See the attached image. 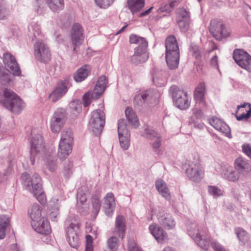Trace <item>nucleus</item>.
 I'll use <instances>...</instances> for the list:
<instances>
[{"instance_id": "obj_45", "label": "nucleus", "mask_w": 251, "mask_h": 251, "mask_svg": "<svg viewBox=\"0 0 251 251\" xmlns=\"http://www.w3.org/2000/svg\"><path fill=\"white\" fill-rule=\"evenodd\" d=\"M153 82L155 84L158 86L164 85L166 82V79L163 76L161 73H159L157 75L153 76Z\"/></svg>"}, {"instance_id": "obj_18", "label": "nucleus", "mask_w": 251, "mask_h": 251, "mask_svg": "<svg viewBox=\"0 0 251 251\" xmlns=\"http://www.w3.org/2000/svg\"><path fill=\"white\" fill-rule=\"evenodd\" d=\"M33 228L38 233L44 235H48L51 232V228L47 219L42 217V219L31 222Z\"/></svg>"}, {"instance_id": "obj_41", "label": "nucleus", "mask_w": 251, "mask_h": 251, "mask_svg": "<svg viewBox=\"0 0 251 251\" xmlns=\"http://www.w3.org/2000/svg\"><path fill=\"white\" fill-rule=\"evenodd\" d=\"M118 136L130 134L127 129L126 124L124 119H120L118 121Z\"/></svg>"}, {"instance_id": "obj_7", "label": "nucleus", "mask_w": 251, "mask_h": 251, "mask_svg": "<svg viewBox=\"0 0 251 251\" xmlns=\"http://www.w3.org/2000/svg\"><path fill=\"white\" fill-rule=\"evenodd\" d=\"M105 123L104 111H92L89 120V127L93 133L97 136L102 132Z\"/></svg>"}, {"instance_id": "obj_38", "label": "nucleus", "mask_w": 251, "mask_h": 251, "mask_svg": "<svg viewBox=\"0 0 251 251\" xmlns=\"http://www.w3.org/2000/svg\"><path fill=\"white\" fill-rule=\"evenodd\" d=\"M234 232L240 244L242 246L245 245L249 238L248 233L243 228L239 227L235 228Z\"/></svg>"}, {"instance_id": "obj_10", "label": "nucleus", "mask_w": 251, "mask_h": 251, "mask_svg": "<svg viewBox=\"0 0 251 251\" xmlns=\"http://www.w3.org/2000/svg\"><path fill=\"white\" fill-rule=\"evenodd\" d=\"M185 166V174L190 180L199 182L202 179L204 170L199 163L190 161L186 164Z\"/></svg>"}, {"instance_id": "obj_34", "label": "nucleus", "mask_w": 251, "mask_h": 251, "mask_svg": "<svg viewBox=\"0 0 251 251\" xmlns=\"http://www.w3.org/2000/svg\"><path fill=\"white\" fill-rule=\"evenodd\" d=\"M49 8L53 12H58L64 7V0H45Z\"/></svg>"}, {"instance_id": "obj_35", "label": "nucleus", "mask_w": 251, "mask_h": 251, "mask_svg": "<svg viewBox=\"0 0 251 251\" xmlns=\"http://www.w3.org/2000/svg\"><path fill=\"white\" fill-rule=\"evenodd\" d=\"M206 119V117L203 113V111H196L194 114V116L192 117L191 122L190 123L193 124L195 128L200 129L203 128L204 125L203 123H199L196 120H204Z\"/></svg>"}, {"instance_id": "obj_51", "label": "nucleus", "mask_w": 251, "mask_h": 251, "mask_svg": "<svg viewBox=\"0 0 251 251\" xmlns=\"http://www.w3.org/2000/svg\"><path fill=\"white\" fill-rule=\"evenodd\" d=\"M115 0H95L97 5L100 8H106L109 6Z\"/></svg>"}, {"instance_id": "obj_26", "label": "nucleus", "mask_w": 251, "mask_h": 251, "mask_svg": "<svg viewBox=\"0 0 251 251\" xmlns=\"http://www.w3.org/2000/svg\"><path fill=\"white\" fill-rule=\"evenodd\" d=\"M149 230L158 243H163L167 239V234L162 227L157 226L156 225L150 226Z\"/></svg>"}, {"instance_id": "obj_63", "label": "nucleus", "mask_w": 251, "mask_h": 251, "mask_svg": "<svg viewBox=\"0 0 251 251\" xmlns=\"http://www.w3.org/2000/svg\"><path fill=\"white\" fill-rule=\"evenodd\" d=\"M211 64L213 66L218 65V57L217 55L214 56L211 59Z\"/></svg>"}, {"instance_id": "obj_32", "label": "nucleus", "mask_w": 251, "mask_h": 251, "mask_svg": "<svg viewBox=\"0 0 251 251\" xmlns=\"http://www.w3.org/2000/svg\"><path fill=\"white\" fill-rule=\"evenodd\" d=\"M155 186L159 193L166 200H170V194L166 184L162 180H158L155 182Z\"/></svg>"}, {"instance_id": "obj_17", "label": "nucleus", "mask_w": 251, "mask_h": 251, "mask_svg": "<svg viewBox=\"0 0 251 251\" xmlns=\"http://www.w3.org/2000/svg\"><path fill=\"white\" fill-rule=\"evenodd\" d=\"M71 39L74 46L73 50L75 51L76 47L82 44L84 39L83 29L82 26L78 24H75L71 30Z\"/></svg>"}, {"instance_id": "obj_5", "label": "nucleus", "mask_w": 251, "mask_h": 251, "mask_svg": "<svg viewBox=\"0 0 251 251\" xmlns=\"http://www.w3.org/2000/svg\"><path fill=\"white\" fill-rule=\"evenodd\" d=\"M73 143V134L71 129L63 130L61 134L59 144L58 157L63 159L68 157L72 150Z\"/></svg>"}, {"instance_id": "obj_49", "label": "nucleus", "mask_w": 251, "mask_h": 251, "mask_svg": "<svg viewBox=\"0 0 251 251\" xmlns=\"http://www.w3.org/2000/svg\"><path fill=\"white\" fill-rule=\"evenodd\" d=\"M208 120L209 123L216 130L223 122L220 119L214 116L212 117L211 118H208Z\"/></svg>"}, {"instance_id": "obj_61", "label": "nucleus", "mask_w": 251, "mask_h": 251, "mask_svg": "<svg viewBox=\"0 0 251 251\" xmlns=\"http://www.w3.org/2000/svg\"><path fill=\"white\" fill-rule=\"evenodd\" d=\"M240 108H247L248 110H251V104L248 102H245L237 106V109L239 110Z\"/></svg>"}, {"instance_id": "obj_43", "label": "nucleus", "mask_w": 251, "mask_h": 251, "mask_svg": "<svg viewBox=\"0 0 251 251\" xmlns=\"http://www.w3.org/2000/svg\"><path fill=\"white\" fill-rule=\"evenodd\" d=\"M175 6L171 4V2L169 1V3H163L158 9L157 12L159 14L162 13H170L174 9Z\"/></svg>"}, {"instance_id": "obj_62", "label": "nucleus", "mask_w": 251, "mask_h": 251, "mask_svg": "<svg viewBox=\"0 0 251 251\" xmlns=\"http://www.w3.org/2000/svg\"><path fill=\"white\" fill-rule=\"evenodd\" d=\"M32 30H35V32L33 33L34 36L39 35L41 31L40 28L37 25H35L34 27H32Z\"/></svg>"}, {"instance_id": "obj_11", "label": "nucleus", "mask_w": 251, "mask_h": 251, "mask_svg": "<svg viewBox=\"0 0 251 251\" xmlns=\"http://www.w3.org/2000/svg\"><path fill=\"white\" fill-rule=\"evenodd\" d=\"M44 143L42 135L40 134L32 136L30 140V161L34 165L36 157L44 151Z\"/></svg>"}, {"instance_id": "obj_29", "label": "nucleus", "mask_w": 251, "mask_h": 251, "mask_svg": "<svg viewBox=\"0 0 251 251\" xmlns=\"http://www.w3.org/2000/svg\"><path fill=\"white\" fill-rule=\"evenodd\" d=\"M42 207L38 204H33L28 209V214L31 218L32 222H35L42 219Z\"/></svg>"}, {"instance_id": "obj_24", "label": "nucleus", "mask_w": 251, "mask_h": 251, "mask_svg": "<svg viewBox=\"0 0 251 251\" xmlns=\"http://www.w3.org/2000/svg\"><path fill=\"white\" fill-rule=\"evenodd\" d=\"M103 207L105 214L111 217L115 207V198L112 193H108L105 196Z\"/></svg>"}, {"instance_id": "obj_50", "label": "nucleus", "mask_w": 251, "mask_h": 251, "mask_svg": "<svg viewBox=\"0 0 251 251\" xmlns=\"http://www.w3.org/2000/svg\"><path fill=\"white\" fill-rule=\"evenodd\" d=\"M217 130L221 131V132H223V133H225L227 137H229L231 135L229 127L224 122Z\"/></svg>"}, {"instance_id": "obj_64", "label": "nucleus", "mask_w": 251, "mask_h": 251, "mask_svg": "<svg viewBox=\"0 0 251 251\" xmlns=\"http://www.w3.org/2000/svg\"><path fill=\"white\" fill-rule=\"evenodd\" d=\"M6 228L0 226V239H3L5 235Z\"/></svg>"}, {"instance_id": "obj_58", "label": "nucleus", "mask_w": 251, "mask_h": 251, "mask_svg": "<svg viewBox=\"0 0 251 251\" xmlns=\"http://www.w3.org/2000/svg\"><path fill=\"white\" fill-rule=\"evenodd\" d=\"M242 150L243 152L251 158V146L249 144L243 145Z\"/></svg>"}, {"instance_id": "obj_57", "label": "nucleus", "mask_w": 251, "mask_h": 251, "mask_svg": "<svg viewBox=\"0 0 251 251\" xmlns=\"http://www.w3.org/2000/svg\"><path fill=\"white\" fill-rule=\"evenodd\" d=\"M59 214V210L58 209H54L52 211H51L49 214V217L50 219L52 221H57V217Z\"/></svg>"}, {"instance_id": "obj_21", "label": "nucleus", "mask_w": 251, "mask_h": 251, "mask_svg": "<svg viewBox=\"0 0 251 251\" xmlns=\"http://www.w3.org/2000/svg\"><path fill=\"white\" fill-rule=\"evenodd\" d=\"M159 96V94L153 90H147L145 92L137 94L133 100V104L136 107L143 105L146 100L151 99L153 96Z\"/></svg>"}, {"instance_id": "obj_27", "label": "nucleus", "mask_w": 251, "mask_h": 251, "mask_svg": "<svg viewBox=\"0 0 251 251\" xmlns=\"http://www.w3.org/2000/svg\"><path fill=\"white\" fill-rule=\"evenodd\" d=\"M115 230L119 236L121 238H123L126 230V223L124 217L122 215H118L115 221Z\"/></svg>"}, {"instance_id": "obj_55", "label": "nucleus", "mask_w": 251, "mask_h": 251, "mask_svg": "<svg viewBox=\"0 0 251 251\" xmlns=\"http://www.w3.org/2000/svg\"><path fill=\"white\" fill-rule=\"evenodd\" d=\"M73 166V163L70 161L67 160L64 163V169L66 171V175H69L71 173Z\"/></svg>"}, {"instance_id": "obj_31", "label": "nucleus", "mask_w": 251, "mask_h": 251, "mask_svg": "<svg viewBox=\"0 0 251 251\" xmlns=\"http://www.w3.org/2000/svg\"><path fill=\"white\" fill-rule=\"evenodd\" d=\"M194 240L197 245L204 250H207L209 246V237L207 235H205L204 232L195 237Z\"/></svg>"}, {"instance_id": "obj_12", "label": "nucleus", "mask_w": 251, "mask_h": 251, "mask_svg": "<svg viewBox=\"0 0 251 251\" xmlns=\"http://www.w3.org/2000/svg\"><path fill=\"white\" fill-rule=\"evenodd\" d=\"M233 58L241 68L251 71V56L247 52L241 49H236L233 51Z\"/></svg>"}, {"instance_id": "obj_33", "label": "nucleus", "mask_w": 251, "mask_h": 251, "mask_svg": "<svg viewBox=\"0 0 251 251\" xmlns=\"http://www.w3.org/2000/svg\"><path fill=\"white\" fill-rule=\"evenodd\" d=\"M128 123L134 128H137L140 126L139 119L134 111H125Z\"/></svg>"}, {"instance_id": "obj_59", "label": "nucleus", "mask_w": 251, "mask_h": 251, "mask_svg": "<svg viewBox=\"0 0 251 251\" xmlns=\"http://www.w3.org/2000/svg\"><path fill=\"white\" fill-rule=\"evenodd\" d=\"M85 248H93V239L90 235L86 236V247Z\"/></svg>"}, {"instance_id": "obj_36", "label": "nucleus", "mask_w": 251, "mask_h": 251, "mask_svg": "<svg viewBox=\"0 0 251 251\" xmlns=\"http://www.w3.org/2000/svg\"><path fill=\"white\" fill-rule=\"evenodd\" d=\"M187 229L189 235L194 239L195 237H198L199 235L204 232V231L198 227L197 224L195 223H192L188 224Z\"/></svg>"}, {"instance_id": "obj_13", "label": "nucleus", "mask_w": 251, "mask_h": 251, "mask_svg": "<svg viewBox=\"0 0 251 251\" xmlns=\"http://www.w3.org/2000/svg\"><path fill=\"white\" fill-rule=\"evenodd\" d=\"M36 58L40 62L47 63L50 60L51 53L48 46L43 42L38 41L34 44Z\"/></svg>"}, {"instance_id": "obj_60", "label": "nucleus", "mask_w": 251, "mask_h": 251, "mask_svg": "<svg viewBox=\"0 0 251 251\" xmlns=\"http://www.w3.org/2000/svg\"><path fill=\"white\" fill-rule=\"evenodd\" d=\"M11 171V168H8L7 169V172L6 173H4L3 174V175L2 174V173L0 172V182H1L2 181H4L7 178V176L8 175V174H10V172Z\"/></svg>"}, {"instance_id": "obj_15", "label": "nucleus", "mask_w": 251, "mask_h": 251, "mask_svg": "<svg viewBox=\"0 0 251 251\" xmlns=\"http://www.w3.org/2000/svg\"><path fill=\"white\" fill-rule=\"evenodd\" d=\"M67 119L65 111H55L51 119L50 128L53 132H59Z\"/></svg>"}, {"instance_id": "obj_16", "label": "nucleus", "mask_w": 251, "mask_h": 251, "mask_svg": "<svg viewBox=\"0 0 251 251\" xmlns=\"http://www.w3.org/2000/svg\"><path fill=\"white\" fill-rule=\"evenodd\" d=\"M142 136L151 140V145L154 151L159 153V148L161 145L162 137L159 133L147 127Z\"/></svg>"}, {"instance_id": "obj_47", "label": "nucleus", "mask_w": 251, "mask_h": 251, "mask_svg": "<svg viewBox=\"0 0 251 251\" xmlns=\"http://www.w3.org/2000/svg\"><path fill=\"white\" fill-rule=\"evenodd\" d=\"M108 248L112 251L117 250L118 245V240L117 237L113 236L110 237L107 241Z\"/></svg>"}, {"instance_id": "obj_19", "label": "nucleus", "mask_w": 251, "mask_h": 251, "mask_svg": "<svg viewBox=\"0 0 251 251\" xmlns=\"http://www.w3.org/2000/svg\"><path fill=\"white\" fill-rule=\"evenodd\" d=\"M78 228L76 224L71 223L66 229L68 242L71 247L75 249L79 246V239L76 231Z\"/></svg>"}, {"instance_id": "obj_14", "label": "nucleus", "mask_w": 251, "mask_h": 251, "mask_svg": "<svg viewBox=\"0 0 251 251\" xmlns=\"http://www.w3.org/2000/svg\"><path fill=\"white\" fill-rule=\"evenodd\" d=\"M3 62L7 70L13 75L16 76L21 75L20 68L15 57L11 53L6 52L3 54Z\"/></svg>"}, {"instance_id": "obj_25", "label": "nucleus", "mask_w": 251, "mask_h": 251, "mask_svg": "<svg viewBox=\"0 0 251 251\" xmlns=\"http://www.w3.org/2000/svg\"><path fill=\"white\" fill-rule=\"evenodd\" d=\"M158 220L161 226L168 229L173 228L176 225V222L172 216L167 213L159 212Z\"/></svg>"}, {"instance_id": "obj_48", "label": "nucleus", "mask_w": 251, "mask_h": 251, "mask_svg": "<svg viewBox=\"0 0 251 251\" xmlns=\"http://www.w3.org/2000/svg\"><path fill=\"white\" fill-rule=\"evenodd\" d=\"M77 204L79 206V204H84L87 200L86 195L82 193L80 190L77 192Z\"/></svg>"}, {"instance_id": "obj_56", "label": "nucleus", "mask_w": 251, "mask_h": 251, "mask_svg": "<svg viewBox=\"0 0 251 251\" xmlns=\"http://www.w3.org/2000/svg\"><path fill=\"white\" fill-rule=\"evenodd\" d=\"M251 116V111H247V113H242L240 116L236 115V119L238 121L243 120H247Z\"/></svg>"}, {"instance_id": "obj_2", "label": "nucleus", "mask_w": 251, "mask_h": 251, "mask_svg": "<svg viewBox=\"0 0 251 251\" xmlns=\"http://www.w3.org/2000/svg\"><path fill=\"white\" fill-rule=\"evenodd\" d=\"M166 60L170 69L177 68L179 61V50L176 40L174 36L170 35L166 39Z\"/></svg>"}, {"instance_id": "obj_6", "label": "nucleus", "mask_w": 251, "mask_h": 251, "mask_svg": "<svg viewBox=\"0 0 251 251\" xmlns=\"http://www.w3.org/2000/svg\"><path fill=\"white\" fill-rule=\"evenodd\" d=\"M208 29L211 35L217 40L228 38L231 34L230 30L226 27L224 22L219 19L211 20Z\"/></svg>"}, {"instance_id": "obj_1", "label": "nucleus", "mask_w": 251, "mask_h": 251, "mask_svg": "<svg viewBox=\"0 0 251 251\" xmlns=\"http://www.w3.org/2000/svg\"><path fill=\"white\" fill-rule=\"evenodd\" d=\"M21 179L26 189L33 193L41 204H45L46 198L42 189L41 178L39 175L34 173L30 178L29 174L25 172L22 174Z\"/></svg>"}, {"instance_id": "obj_37", "label": "nucleus", "mask_w": 251, "mask_h": 251, "mask_svg": "<svg viewBox=\"0 0 251 251\" xmlns=\"http://www.w3.org/2000/svg\"><path fill=\"white\" fill-rule=\"evenodd\" d=\"M89 73L88 66L84 65L77 70L74 75V79L76 82H81L87 77Z\"/></svg>"}, {"instance_id": "obj_46", "label": "nucleus", "mask_w": 251, "mask_h": 251, "mask_svg": "<svg viewBox=\"0 0 251 251\" xmlns=\"http://www.w3.org/2000/svg\"><path fill=\"white\" fill-rule=\"evenodd\" d=\"M92 203L94 212L98 214L100 208V202L99 198L97 196H93L92 199Z\"/></svg>"}, {"instance_id": "obj_20", "label": "nucleus", "mask_w": 251, "mask_h": 251, "mask_svg": "<svg viewBox=\"0 0 251 251\" xmlns=\"http://www.w3.org/2000/svg\"><path fill=\"white\" fill-rule=\"evenodd\" d=\"M234 166L239 174L244 177L247 176L251 171V165L248 160L242 157H238L235 160Z\"/></svg>"}, {"instance_id": "obj_23", "label": "nucleus", "mask_w": 251, "mask_h": 251, "mask_svg": "<svg viewBox=\"0 0 251 251\" xmlns=\"http://www.w3.org/2000/svg\"><path fill=\"white\" fill-rule=\"evenodd\" d=\"M68 82L67 81H61L58 83L57 87L49 95V98L53 102H55L60 99L68 91Z\"/></svg>"}, {"instance_id": "obj_4", "label": "nucleus", "mask_w": 251, "mask_h": 251, "mask_svg": "<svg viewBox=\"0 0 251 251\" xmlns=\"http://www.w3.org/2000/svg\"><path fill=\"white\" fill-rule=\"evenodd\" d=\"M0 103L7 109H22L25 103L22 99L14 92L8 89H0Z\"/></svg>"}, {"instance_id": "obj_30", "label": "nucleus", "mask_w": 251, "mask_h": 251, "mask_svg": "<svg viewBox=\"0 0 251 251\" xmlns=\"http://www.w3.org/2000/svg\"><path fill=\"white\" fill-rule=\"evenodd\" d=\"M127 6L133 14L142 10L145 5V0H127Z\"/></svg>"}, {"instance_id": "obj_53", "label": "nucleus", "mask_w": 251, "mask_h": 251, "mask_svg": "<svg viewBox=\"0 0 251 251\" xmlns=\"http://www.w3.org/2000/svg\"><path fill=\"white\" fill-rule=\"evenodd\" d=\"M9 222L10 218L8 216L5 215L0 216V226L6 228L9 225Z\"/></svg>"}, {"instance_id": "obj_42", "label": "nucleus", "mask_w": 251, "mask_h": 251, "mask_svg": "<svg viewBox=\"0 0 251 251\" xmlns=\"http://www.w3.org/2000/svg\"><path fill=\"white\" fill-rule=\"evenodd\" d=\"M119 136V140L121 148L124 150H127L130 146V134L123 135Z\"/></svg>"}, {"instance_id": "obj_52", "label": "nucleus", "mask_w": 251, "mask_h": 251, "mask_svg": "<svg viewBox=\"0 0 251 251\" xmlns=\"http://www.w3.org/2000/svg\"><path fill=\"white\" fill-rule=\"evenodd\" d=\"M10 80V75L8 73L3 71V69L0 67V82L3 84L8 83Z\"/></svg>"}, {"instance_id": "obj_54", "label": "nucleus", "mask_w": 251, "mask_h": 251, "mask_svg": "<svg viewBox=\"0 0 251 251\" xmlns=\"http://www.w3.org/2000/svg\"><path fill=\"white\" fill-rule=\"evenodd\" d=\"M3 0H0V19H3L8 15L7 9L2 6Z\"/></svg>"}, {"instance_id": "obj_22", "label": "nucleus", "mask_w": 251, "mask_h": 251, "mask_svg": "<svg viewBox=\"0 0 251 251\" xmlns=\"http://www.w3.org/2000/svg\"><path fill=\"white\" fill-rule=\"evenodd\" d=\"M176 22L181 30H186L189 26V13L183 8H179L176 14Z\"/></svg>"}, {"instance_id": "obj_40", "label": "nucleus", "mask_w": 251, "mask_h": 251, "mask_svg": "<svg viewBox=\"0 0 251 251\" xmlns=\"http://www.w3.org/2000/svg\"><path fill=\"white\" fill-rule=\"evenodd\" d=\"M240 175L237 171L233 170L231 168L228 167L226 173L224 174V177L229 181L234 182L239 179Z\"/></svg>"}, {"instance_id": "obj_28", "label": "nucleus", "mask_w": 251, "mask_h": 251, "mask_svg": "<svg viewBox=\"0 0 251 251\" xmlns=\"http://www.w3.org/2000/svg\"><path fill=\"white\" fill-rule=\"evenodd\" d=\"M205 85L204 83H200L196 87L194 93V98L197 102L202 105H204L205 102Z\"/></svg>"}, {"instance_id": "obj_8", "label": "nucleus", "mask_w": 251, "mask_h": 251, "mask_svg": "<svg viewBox=\"0 0 251 251\" xmlns=\"http://www.w3.org/2000/svg\"><path fill=\"white\" fill-rule=\"evenodd\" d=\"M108 83V79L105 76H101L98 79L93 92L86 93L83 98L84 107L89 105L91 102V99L97 100L103 94Z\"/></svg>"}, {"instance_id": "obj_44", "label": "nucleus", "mask_w": 251, "mask_h": 251, "mask_svg": "<svg viewBox=\"0 0 251 251\" xmlns=\"http://www.w3.org/2000/svg\"><path fill=\"white\" fill-rule=\"evenodd\" d=\"M209 193L214 198H217L223 195L222 191L215 186H209L208 187Z\"/></svg>"}, {"instance_id": "obj_3", "label": "nucleus", "mask_w": 251, "mask_h": 251, "mask_svg": "<svg viewBox=\"0 0 251 251\" xmlns=\"http://www.w3.org/2000/svg\"><path fill=\"white\" fill-rule=\"evenodd\" d=\"M129 42L131 44L139 45L135 49L134 54L131 57V62L133 64H138L147 61L149 55L147 51L148 42L145 39L132 34L130 36Z\"/></svg>"}, {"instance_id": "obj_9", "label": "nucleus", "mask_w": 251, "mask_h": 251, "mask_svg": "<svg viewBox=\"0 0 251 251\" xmlns=\"http://www.w3.org/2000/svg\"><path fill=\"white\" fill-rule=\"evenodd\" d=\"M170 92L176 107L181 110L188 109L190 102L188 99L187 93L179 87L173 85L171 87Z\"/></svg>"}, {"instance_id": "obj_39", "label": "nucleus", "mask_w": 251, "mask_h": 251, "mask_svg": "<svg viewBox=\"0 0 251 251\" xmlns=\"http://www.w3.org/2000/svg\"><path fill=\"white\" fill-rule=\"evenodd\" d=\"M47 168L50 172H54L57 168V158L54 154H50L45 160Z\"/></svg>"}]
</instances>
